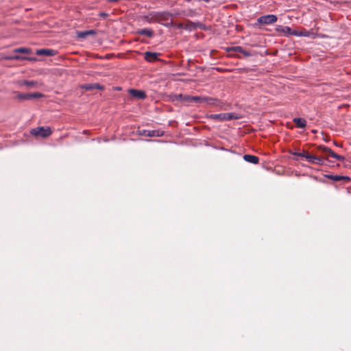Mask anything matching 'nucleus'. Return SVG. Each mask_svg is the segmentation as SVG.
Here are the masks:
<instances>
[{
  "label": "nucleus",
  "instance_id": "1",
  "mask_svg": "<svg viewBox=\"0 0 351 351\" xmlns=\"http://www.w3.org/2000/svg\"><path fill=\"white\" fill-rule=\"evenodd\" d=\"M208 118L212 120L224 121H230V120H237L240 118L235 113L232 112H226V113H219V114H211L208 116Z\"/></svg>",
  "mask_w": 351,
  "mask_h": 351
},
{
  "label": "nucleus",
  "instance_id": "2",
  "mask_svg": "<svg viewBox=\"0 0 351 351\" xmlns=\"http://www.w3.org/2000/svg\"><path fill=\"white\" fill-rule=\"evenodd\" d=\"M318 149L322 154H324L326 158L327 157H332L337 160L339 161H343L345 160V157L341 155H339L336 153H335L330 148L324 146V145H319L318 147Z\"/></svg>",
  "mask_w": 351,
  "mask_h": 351
},
{
  "label": "nucleus",
  "instance_id": "3",
  "mask_svg": "<svg viewBox=\"0 0 351 351\" xmlns=\"http://www.w3.org/2000/svg\"><path fill=\"white\" fill-rule=\"evenodd\" d=\"M30 133L35 136L46 138L50 136L52 132L49 127H38L36 128L32 129Z\"/></svg>",
  "mask_w": 351,
  "mask_h": 351
},
{
  "label": "nucleus",
  "instance_id": "4",
  "mask_svg": "<svg viewBox=\"0 0 351 351\" xmlns=\"http://www.w3.org/2000/svg\"><path fill=\"white\" fill-rule=\"evenodd\" d=\"M16 97L20 100H30L44 97V95L41 93H21L19 92H16Z\"/></svg>",
  "mask_w": 351,
  "mask_h": 351
},
{
  "label": "nucleus",
  "instance_id": "5",
  "mask_svg": "<svg viewBox=\"0 0 351 351\" xmlns=\"http://www.w3.org/2000/svg\"><path fill=\"white\" fill-rule=\"evenodd\" d=\"M138 134L140 136H145L149 137L157 136L160 137L163 136L164 132L159 130H138L137 131Z\"/></svg>",
  "mask_w": 351,
  "mask_h": 351
},
{
  "label": "nucleus",
  "instance_id": "6",
  "mask_svg": "<svg viewBox=\"0 0 351 351\" xmlns=\"http://www.w3.org/2000/svg\"><path fill=\"white\" fill-rule=\"evenodd\" d=\"M152 15L155 19V22L157 23L167 21L171 16V14L168 12H152Z\"/></svg>",
  "mask_w": 351,
  "mask_h": 351
},
{
  "label": "nucleus",
  "instance_id": "7",
  "mask_svg": "<svg viewBox=\"0 0 351 351\" xmlns=\"http://www.w3.org/2000/svg\"><path fill=\"white\" fill-rule=\"evenodd\" d=\"M277 16L274 14H267L265 16H260L257 21L260 24H272L277 21Z\"/></svg>",
  "mask_w": 351,
  "mask_h": 351
},
{
  "label": "nucleus",
  "instance_id": "8",
  "mask_svg": "<svg viewBox=\"0 0 351 351\" xmlns=\"http://www.w3.org/2000/svg\"><path fill=\"white\" fill-rule=\"evenodd\" d=\"M128 92L132 97L136 98L138 99L143 100L147 98V95L145 92L143 90L132 88L130 89Z\"/></svg>",
  "mask_w": 351,
  "mask_h": 351
},
{
  "label": "nucleus",
  "instance_id": "9",
  "mask_svg": "<svg viewBox=\"0 0 351 351\" xmlns=\"http://www.w3.org/2000/svg\"><path fill=\"white\" fill-rule=\"evenodd\" d=\"M160 55L159 53L146 51L144 53V58L146 61L149 62H154L158 59V56Z\"/></svg>",
  "mask_w": 351,
  "mask_h": 351
},
{
  "label": "nucleus",
  "instance_id": "10",
  "mask_svg": "<svg viewBox=\"0 0 351 351\" xmlns=\"http://www.w3.org/2000/svg\"><path fill=\"white\" fill-rule=\"evenodd\" d=\"M306 159L311 164H317L320 165L324 164V160L322 158L313 156L310 154L309 155H306Z\"/></svg>",
  "mask_w": 351,
  "mask_h": 351
},
{
  "label": "nucleus",
  "instance_id": "11",
  "mask_svg": "<svg viewBox=\"0 0 351 351\" xmlns=\"http://www.w3.org/2000/svg\"><path fill=\"white\" fill-rule=\"evenodd\" d=\"M56 53L55 50L49 49H40L36 51V54L39 56H53Z\"/></svg>",
  "mask_w": 351,
  "mask_h": 351
},
{
  "label": "nucleus",
  "instance_id": "12",
  "mask_svg": "<svg viewBox=\"0 0 351 351\" xmlns=\"http://www.w3.org/2000/svg\"><path fill=\"white\" fill-rule=\"evenodd\" d=\"M204 103L213 106H219L221 104L220 100L215 97H205Z\"/></svg>",
  "mask_w": 351,
  "mask_h": 351
},
{
  "label": "nucleus",
  "instance_id": "13",
  "mask_svg": "<svg viewBox=\"0 0 351 351\" xmlns=\"http://www.w3.org/2000/svg\"><path fill=\"white\" fill-rule=\"evenodd\" d=\"M326 177L330 180L333 181H341L343 180L346 182H348L350 180V178L348 176H338V175H326Z\"/></svg>",
  "mask_w": 351,
  "mask_h": 351
},
{
  "label": "nucleus",
  "instance_id": "14",
  "mask_svg": "<svg viewBox=\"0 0 351 351\" xmlns=\"http://www.w3.org/2000/svg\"><path fill=\"white\" fill-rule=\"evenodd\" d=\"M136 34L141 36H146L149 38H152L154 35V31L149 28L140 29L137 30Z\"/></svg>",
  "mask_w": 351,
  "mask_h": 351
},
{
  "label": "nucleus",
  "instance_id": "15",
  "mask_svg": "<svg viewBox=\"0 0 351 351\" xmlns=\"http://www.w3.org/2000/svg\"><path fill=\"white\" fill-rule=\"evenodd\" d=\"M243 159L248 162L252 163V164H258L259 162V158L254 156V155H250V154H245L243 156Z\"/></svg>",
  "mask_w": 351,
  "mask_h": 351
},
{
  "label": "nucleus",
  "instance_id": "16",
  "mask_svg": "<svg viewBox=\"0 0 351 351\" xmlns=\"http://www.w3.org/2000/svg\"><path fill=\"white\" fill-rule=\"evenodd\" d=\"M95 34H96V31L94 29L77 32V37L80 38H82V39L86 38L89 35H95Z\"/></svg>",
  "mask_w": 351,
  "mask_h": 351
},
{
  "label": "nucleus",
  "instance_id": "17",
  "mask_svg": "<svg viewBox=\"0 0 351 351\" xmlns=\"http://www.w3.org/2000/svg\"><path fill=\"white\" fill-rule=\"evenodd\" d=\"M243 47L241 46H234L231 47L228 49V51L230 53L232 56H235L238 58H241V57L239 55L234 54L231 53H241L242 51Z\"/></svg>",
  "mask_w": 351,
  "mask_h": 351
},
{
  "label": "nucleus",
  "instance_id": "18",
  "mask_svg": "<svg viewBox=\"0 0 351 351\" xmlns=\"http://www.w3.org/2000/svg\"><path fill=\"white\" fill-rule=\"evenodd\" d=\"M276 29L286 35H293V33H295V31H292V29L288 26H278Z\"/></svg>",
  "mask_w": 351,
  "mask_h": 351
},
{
  "label": "nucleus",
  "instance_id": "19",
  "mask_svg": "<svg viewBox=\"0 0 351 351\" xmlns=\"http://www.w3.org/2000/svg\"><path fill=\"white\" fill-rule=\"evenodd\" d=\"M293 121L299 128H304L306 125V121L303 118L296 117L293 119Z\"/></svg>",
  "mask_w": 351,
  "mask_h": 351
},
{
  "label": "nucleus",
  "instance_id": "20",
  "mask_svg": "<svg viewBox=\"0 0 351 351\" xmlns=\"http://www.w3.org/2000/svg\"><path fill=\"white\" fill-rule=\"evenodd\" d=\"M19 84L21 86L25 85L28 87H36L38 86V82L34 80H23L19 82Z\"/></svg>",
  "mask_w": 351,
  "mask_h": 351
},
{
  "label": "nucleus",
  "instance_id": "21",
  "mask_svg": "<svg viewBox=\"0 0 351 351\" xmlns=\"http://www.w3.org/2000/svg\"><path fill=\"white\" fill-rule=\"evenodd\" d=\"M190 99L192 102L203 104L204 101H205V97L193 96Z\"/></svg>",
  "mask_w": 351,
  "mask_h": 351
},
{
  "label": "nucleus",
  "instance_id": "22",
  "mask_svg": "<svg viewBox=\"0 0 351 351\" xmlns=\"http://www.w3.org/2000/svg\"><path fill=\"white\" fill-rule=\"evenodd\" d=\"M145 20L148 22L149 23H152L155 22V19L154 16L152 15V12H149V14L144 16Z\"/></svg>",
  "mask_w": 351,
  "mask_h": 351
},
{
  "label": "nucleus",
  "instance_id": "23",
  "mask_svg": "<svg viewBox=\"0 0 351 351\" xmlns=\"http://www.w3.org/2000/svg\"><path fill=\"white\" fill-rule=\"evenodd\" d=\"M16 52L23 53H30L31 50L29 48L25 47H19L15 49Z\"/></svg>",
  "mask_w": 351,
  "mask_h": 351
},
{
  "label": "nucleus",
  "instance_id": "24",
  "mask_svg": "<svg viewBox=\"0 0 351 351\" xmlns=\"http://www.w3.org/2000/svg\"><path fill=\"white\" fill-rule=\"evenodd\" d=\"M293 35H295V36H309V32L305 31V32H298L297 31H295V33H293Z\"/></svg>",
  "mask_w": 351,
  "mask_h": 351
},
{
  "label": "nucleus",
  "instance_id": "25",
  "mask_svg": "<svg viewBox=\"0 0 351 351\" xmlns=\"http://www.w3.org/2000/svg\"><path fill=\"white\" fill-rule=\"evenodd\" d=\"M183 97H184V95H182V94L174 95L172 96V99L177 100V101H183Z\"/></svg>",
  "mask_w": 351,
  "mask_h": 351
},
{
  "label": "nucleus",
  "instance_id": "26",
  "mask_svg": "<svg viewBox=\"0 0 351 351\" xmlns=\"http://www.w3.org/2000/svg\"><path fill=\"white\" fill-rule=\"evenodd\" d=\"M82 88L86 90H91L93 89V84H86L82 86Z\"/></svg>",
  "mask_w": 351,
  "mask_h": 351
},
{
  "label": "nucleus",
  "instance_id": "27",
  "mask_svg": "<svg viewBox=\"0 0 351 351\" xmlns=\"http://www.w3.org/2000/svg\"><path fill=\"white\" fill-rule=\"evenodd\" d=\"M93 89L104 90V86L99 83L93 84Z\"/></svg>",
  "mask_w": 351,
  "mask_h": 351
},
{
  "label": "nucleus",
  "instance_id": "28",
  "mask_svg": "<svg viewBox=\"0 0 351 351\" xmlns=\"http://www.w3.org/2000/svg\"><path fill=\"white\" fill-rule=\"evenodd\" d=\"M240 53H242L245 57H250L252 55L250 51L244 50L243 49H242V51Z\"/></svg>",
  "mask_w": 351,
  "mask_h": 351
},
{
  "label": "nucleus",
  "instance_id": "29",
  "mask_svg": "<svg viewBox=\"0 0 351 351\" xmlns=\"http://www.w3.org/2000/svg\"><path fill=\"white\" fill-rule=\"evenodd\" d=\"M99 16L101 17V18L106 19V18L109 16V14L108 13H106V12H101L99 13Z\"/></svg>",
  "mask_w": 351,
  "mask_h": 351
},
{
  "label": "nucleus",
  "instance_id": "30",
  "mask_svg": "<svg viewBox=\"0 0 351 351\" xmlns=\"http://www.w3.org/2000/svg\"><path fill=\"white\" fill-rule=\"evenodd\" d=\"M192 97L193 96H190V95H184L183 101H187V102H192V101H191V99H190V98Z\"/></svg>",
  "mask_w": 351,
  "mask_h": 351
},
{
  "label": "nucleus",
  "instance_id": "31",
  "mask_svg": "<svg viewBox=\"0 0 351 351\" xmlns=\"http://www.w3.org/2000/svg\"><path fill=\"white\" fill-rule=\"evenodd\" d=\"M306 155H309V153L304 152L303 153L298 154V156L303 157L306 158Z\"/></svg>",
  "mask_w": 351,
  "mask_h": 351
},
{
  "label": "nucleus",
  "instance_id": "32",
  "mask_svg": "<svg viewBox=\"0 0 351 351\" xmlns=\"http://www.w3.org/2000/svg\"><path fill=\"white\" fill-rule=\"evenodd\" d=\"M289 152L291 155L298 156V154H300V152H293V151H291V150H290Z\"/></svg>",
  "mask_w": 351,
  "mask_h": 351
},
{
  "label": "nucleus",
  "instance_id": "33",
  "mask_svg": "<svg viewBox=\"0 0 351 351\" xmlns=\"http://www.w3.org/2000/svg\"><path fill=\"white\" fill-rule=\"evenodd\" d=\"M12 59H15V60H19V59H21V56H14V57H12Z\"/></svg>",
  "mask_w": 351,
  "mask_h": 351
},
{
  "label": "nucleus",
  "instance_id": "34",
  "mask_svg": "<svg viewBox=\"0 0 351 351\" xmlns=\"http://www.w3.org/2000/svg\"><path fill=\"white\" fill-rule=\"evenodd\" d=\"M198 1H204L205 3H208L210 1V0H197Z\"/></svg>",
  "mask_w": 351,
  "mask_h": 351
},
{
  "label": "nucleus",
  "instance_id": "35",
  "mask_svg": "<svg viewBox=\"0 0 351 351\" xmlns=\"http://www.w3.org/2000/svg\"><path fill=\"white\" fill-rule=\"evenodd\" d=\"M334 144H335L336 146H339V145H338V143H337L336 142H334Z\"/></svg>",
  "mask_w": 351,
  "mask_h": 351
}]
</instances>
